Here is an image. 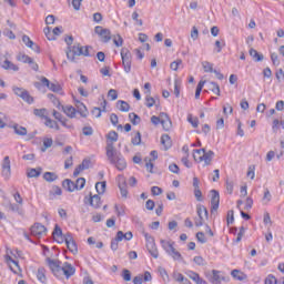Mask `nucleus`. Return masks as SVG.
<instances>
[{
    "instance_id": "obj_1",
    "label": "nucleus",
    "mask_w": 284,
    "mask_h": 284,
    "mask_svg": "<svg viewBox=\"0 0 284 284\" xmlns=\"http://www.w3.org/2000/svg\"><path fill=\"white\" fill-rule=\"evenodd\" d=\"M105 150L108 161L111 163V165H114L120 172L128 168V162H125V158H123L121 152L116 151V149L114 148V143L108 142Z\"/></svg>"
},
{
    "instance_id": "obj_2",
    "label": "nucleus",
    "mask_w": 284,
    "mask_h": 284,
    "mask_svg": "<svg viewBox=\"0 0 284 284\" xmlns=\"http://www.w3.org/2000/svg\"><path fill=\"white\" fill-rule=\"evenodd\" d=\"M90 50H92V47L90 45L82 47L80 44H75L73 47H69L67 50V59L74 62V57H92V54H90Z\"/></svg>"
},
{
    "instance_id": "obj_3",
    "label": "nucleus",
    "mask_w": 284,
    "mask_h": 284,
    "mask_svg": "<svg viewBox=\"0 0 284 284\" xmlns=\"http://www.w3.org/2000/svg\"><path fill=\"white\" fill-rule=\"evenodd\" d=\"M47 264L57 278H63V266H61V261L48 257Z\"/></svg>"
},
{
    "instance_id": "obj_4",
    "label": "nucleus",
    "mask_w": 284,
    "mask_h": 284,
    "mask_svg": "<svg viewBox=\"0 0 284 284\" xmlns=\"http://www.w3.org/2000/svg\"><path fill=\"white\" fill-rule=\"evenodd\" d=\"M144 237L146 241V250L153 256V258H159V248H156V243L154 242V237L149 233H144Z\"/></svg>"
},
{
    "instance_id": "obj_5",
    "label": "nucleus",
    "mask_w": 284,
    "mask_h": 284,
    "mask_svg": "<svg viewBox=\"0 0 284 284\" xmlns=\"http://www.w3.org/2000/svg\"><path fill=\"white\" fill-rule=\"evenodd\" d=\"M12 90L17 97H20V99H22V101H24L29 105H32V103H34V98L30 95V92H28V90L19 87H13Z\"/></svg>"
},
{
    "instance_id": "obj_6",
    "label": "nucleus",
    "mask_w": 284,
    "mask_h": 284,
    "mask_svg": "<svg viewBox=\"0 0 284 284\" xmlns=\"http://www.w3.org/2000/svg\"><path fill=\"white\" fill-rule=\"evenodd\" d=\"M121 59L124 72H126V74H130V72L132 71V53H130L128 49H122Z\"/></svg>"
},
{
    "instance_id": "obj_7",
    "label": "nucleus",
    "mask_w": 284,
    "mask_h": 284,
    "mask_svg": "<svg viewBox=\"0 0 284 284\" xmlns=\"http://www.w3.org/2000/svg\"><path fill=\"white\" fill-rule=\"evenodd\" d=\"M205 277L212 284H221V281H225V276H223V273L217 270H212V272H205Z\"/></svg>"
},
{
    "instance_id": "obj_8",
    "label": "nucleus",
    "mask_w": 284,
    "mask_h": 284,
    "mask_svg": "<svg viewBox=\"0 0 284 284\" xmlns=\"http://www.w3.org/2000/svg\"><path fill=\"white\" fill-rule=\"evenodd\" d=\"M64 243L71 254H79V246H77V242L74 241V237H72V234L68 233L64 235Z\"/></svg>"
},
{
    "instance_id": "obj_9",
    "label": "nucleus",
    "mask_w": 284,
    "mask_h": 284,
    "mask_svg": "<svg viewBox=\"0 0 284 284\" xmlns=\"http://www.w3.org/2000/svg\"><path fill=\"white\" fill-rule=\"evenodd\" d=\"M31 234L37 239H41V236H45V234H48V229L41 223H34L31 226Z\"/></svg>"
},
{
    "instance_id": "obj_10",
    "label": "nucleus",
    "mask_w": 284,
    "mask_h": 284,
    "mask_svg": "<svg viewBox=\"0 0 284 284\" xmlns=\"http://www.w3.org/2000/svg\"><path fill=\"white\" fill-rule=\"evenodd\" d=\"M95 34H99L102 39V43H108L112 39V33L110 29H103V27H95L94 29Z\"/></svg>"
},
{
    "instance_id": "obj_11",
    "label": "nucleus",
    "mask_w": 284,
    "mask_h": 284,
    "mask_svg": "<svg viewBox=\"0 0 284 284\" xmlns=\"http://www.w3.org/2000/svg\"><path fill=\"white\" fill-rule=\"evenodd\" d=\"M221 203V195L219 191L212 190L211 191V213L214 214L216 210H219V205Z\"/></svg>"
},
{
    "instance_id": "obj_12",
    "label": "nucleus",
    "mask_w": 284,
    "mask_h": 284,
    "mask_svg": "<svg viewBox=\"0 0 284 284\" xmlns=\"http://www.w3.org/2000/svg\"><path fill=\"white\" fill-rule=\"evenodd\" d=\"M203 213H204L205 219H207V216H209L207 207H205L203 205L197 206V215H199V217L195 219V226L196 227H202V225L204 223Z\"/></svg>"
},
{
    "instance_id": "obj_13",
    "label": "nucleus",
    "mask_w": 284,
    "mask_h": 284,
    "mask_svg": "<svg viewBox=\"0 0 284 284\" xmlns=\"http://www.w3.org/2000/svg\"><path fill=\"white\" fill-rule=\"evenodd\" d=\"M41 83L48 88L49 90H51V92H61V84H59V82H50V80H48V78L42 77L41 78Z\"/></svg>"
},
{
    "instance_id": "obj_14",
    "label": "nucleus",
    "mask_w": 284,
    "mask_h": 284,
    "mask_svg": "<svg viewBox=\"0 0 284 284\" xmlns=\"http://www.w3.org/2000/svg\"><path fill=\"white\" fill-rule=\"evenodd\" d=\"M118 187L120 190L121 196L128 199V182L123 175L118 176Z\"/></svg>"
},
{
    "instance_id": "obj_15",
    "label": "nucleus",
    "mask_w": 284,
    "mask_h": 284,
    "mask_svg": "<svg viewBox=\"0 0 284 284\" xmlns=\"http://www.w3.org/2000/svg\"><path fill=\"white\" fill-rule=\"evenodd\" d=\"M11 174L10 156H4L2 161V176L3 179L8 180L10 179Z\"/></svg>"
},
{
    "instance_id": "obj_16",
    "label": "nucleus",
    "mask_w": 284,
    "mask_h": 284,
    "mask_svg": "<svg viewBox=\"0 0 284 284\" xmlns=\"http://www.w3.org/2000/svg\"><path fill=\"white\" fill-rule=\"evenodd\" d=\"M184 274H186V276L189 278H191V281H193L196 284H207V282L205 280H203L201 277V275H199V273L192 271V270H187L184 272Z\"/></svg>"
},
{
    "instance_id": "obj_17",
    "label": "nucleus",
    "mask_w": 284,
    "mask_h": 284,
    "mask_svg": "<svg viewBox=\"0 0 284 284\" xmlns=\"http://www.w3.org/2000/svg\"><path fill=\"white\" fill-rule=\"evenodd\" d=\"M161 125L165 132H170L172 130V120H170V116L166 113H161Z\"/></svg>"
},
{
    "instance_id": "obj_18",
    "label": "nucleus",
    "mask_w": 284,
    "mask_h": 284,
    "mask_svg": "<svg viewBox=\"0 0 284 284\" xmlns=\"http://www.w3.org/2000/svg\"><path fill=\"white\" fill-rule=\"evenodd\" d=\"M77 270L72 266V264L65 262L62 266V276L70 278V276H74Z\"/></svg>"
},
{
    "instance_id": "obj_19",
    "label": "nucleus",
    "mask_w": 284,
    "mask_h": 284,
    "mask_svg": "<svg viewBox=\"0 0 284 284\" xmlns=\"http://www.w3.org/2000/svg\"><path fill=\"white\" fill-rule=\"evenodd\" d=\"M60 110H62L69 119L77 116V109L70 104L60 106Z\"/></svg>"
},
{
    "instance_id": "obj_20",
    "label": "nucleus",
    "mask_w": 284,
    "mask_h": 284,
    "mask_svg": "<svg viewBox=\"0 0 284 284\" xmlns=\"http://www.w3.org/2000/svg\"><path fill=\"white\" fill-rule=\"evenodd\" d=\"M0 65L1 68H3V70H12L13 72H19V67L10 62V60L8 59H6L4 61H1V58H0Z\"/></svg>"
},
{
    "instance_id": "obj_21",
    "label": "nucleus",
    "mask_w": 284,
    "mask_h": 284,
    "mask_svg": "<svg viewBox=\"0 0 284 284\" xmlns=\"http://www.w3.org/2000/svg\"><path fill=\"white\" fill-rule=\"evenodd\" d=\"M89 203L91 207H94V210H99V207H101V196L97 194L92 195V193H90Z\"/></svg>"
},
{
    "instance_id": "obj_22",
    "label": "nucleus",
    "mask_w": 284,
    "mask_h": 284,
    "mask_svg": "<svg viewBox=\"0 0 284 284\" xmlns=\"http://www.w3.org/2000/svg\"><path fill=\"white\" fill-rule=\"evenodd\" d=\"M52 235L57 243H63V231L59 227L58 224H55Z\"/></svg>"
},
{
    "instance_id": "obj_23",
    "label": "nucleus",
    "mask_w": 284,
    "mask_h": 284,
    "mask_svg": "<svg viewBox=\"0 0 284 284\" xmlns=\"http://www.w3.org/2000/svg\"><path fill=\"white\" fill-rule=\"evenodd\" d=\"M212 159H214V151H205L202 154V161H204V165H212Z\"/></svg>"
},
{
    "instance_id": "obj_24",
    "label": "nucleus",
    "mask_w": 284,
    "mask_h": 284,
    "mask_svg": "<svg viewBox=\"0 0 284 284\" xmlns=\"http://www.w3.org/2000/svg\"><path fill=\"white\" fill-rule=\"evenodd\" d=\"M75 108L83 119L88 116V108L85 106V104H83V102L75 101Z\"/></svg>"
},
{
    "instance_id": "obj_25",
    "label": "nucleus",
    "mask_w": 284,
    "mask_h": 284,
    "mask_svg": "<svg viewBox=\"0 0 284 284\" xmlns=\"http://www.w3.org/2000/svg\"><path fill=\"white\" fill-rule=\"evenodd\" d=\"M61 194H63L61 187H59L58 185H53L49 192V199L51 201H54V199H57V196H61Z\"/></svg>"
},
{
    "instance_id": "obj_26",
    "label": "nucleus",
    "mask_w": 284,
    "mask_h": 284,
    "mask_svg": "<svg viewBox=\"0 0 284 284\" xmlns=\"http://www.w3.org/2000/svg\"><path fill=\"white\" fill-rule=\"evenodd\" d=\"M231 276H233L236 281H247V274L243 273L241 270H233L231 272Z\"/></svg>"
},
{
    "instance_id": "obj_27",
    "label": "nucleus",
    "mask_w": 284,
    "mask_h": 284,
    "mask_svg": "<svg viewBox=\"0 0 284 284\" xmlns=\"http://www.w3.org/2000/svg\"><path fill=\"white\" fill-rule=\"evenodd\" d=\"M62 187H64L67 190V192H74V190H77L75 183L72 182V180H70V179H65L62 182Z\"/></svg>"
},
{
    "instance_id": "obj_28",
    "label": "nucleus",
    "mask_w": 284,
    "mask_h": 284,
    "mask_svg": "<svg viewBox=\"0 0 284 284\" xmlns=\"http://www.w3.org/2000/svg\"><path fill=\"white\" fill-rule=\"evenodd\" d=\"M160 243L162 245V248L166 252V254H170V251L174 250V242L161 240Z\"/></svg>"
},
{
    "instance_id": "obj_29",
    "label": "nucleus",
    "mask_w": 284,
    "mask_h": 284,
    "mask_svg": "<svg viewBox=\"0 0 284 284\" xmlns=\"http://www.w3.org/2000/svg\"><path fill=\"white\" fill-rule=\"evenodd\" d=\"M193 152L194 161H196V163H203V154L205 152V149H196Z\"/></svg>"
},
{
    "instance_id": "obj_30",
    "label": "nucleus",
    "mask_w": 284,
    "mask_h": 284,
    "mask_svg": "<svg viewBox=\"0 0 284 284\" xmlns=\"http://www.w3.org/2000/svg\"><path fill=\"white\" fill-rule=\"evenodd\" d=\"M161 144L164 145V150H170L172 148V140L170 139V135L163 134L161 136Z\"/></svg>"
},
{
    "instance_id": "obj_31",
    "label": "nucleus",
    "mask_w": 284,
    "mask_h": 284,
    "mask_svg": "<svg viewBox=\"0 0 284 284\" xmlns=\"http://www.w3.org/2000/svg\"><path fill=\"white\" fill-rule=\"evenodd\" d=\"M207 89L211 90L216 97H221V87L216 82H209Z\"/></svg>"
},
{
    "instance_id": "obj_32",
    "label": "nucleus",
    "mask_w": 284,
    "mask_h": 284,
    "mask_svg": "<svg viewBox=\"0 0 284 284\" xmlns=\"http://www.w3.org/2000/svg\"><path fill=\"white\" fill-rule=\"evenodd\" d=\"M145 105L146 108H154V105L156 104V100H154V98H152V95L150 94V91H145Z\"/></svg>"
},
{
    "instance_id": "obj_33",
    "label": "nucleus",
    "mask_w": 284,
    "mask_h": 284,
    "mask_svg": "<svg viewBox=\"0 0 284 284\" xmlns=\"http://www.w3.org/2000/svg\"><path fill=\"white\" fill-rule=\"evenodd\" d=\"M116 108L120 110V112H130V104L123 100H119L116 102Z\"/></svg>"
},
{
    "instance_id": "obj_34",
    "label": "nucleus",
    "mask_w": 284,
    "mask_h": 284,
    "mask_svg": "<svg viewBox=\"0 0 284 284\" xmlns=\"http://www.w3.org/2000/svg\"><path fill=\"white\" fill-rule=\"evenodd\" d=\"M248 54L256 62L263 61V59H264L263 53H258V51H256V49H250Z\"/></svg>"
},
{
    "instance_id": "obj_35",
    "label": "nucleus",
    "mask_w": 284,
    "mask_h": 284,
    "mask_svg": "<svg viewBox=\"0 0 284 284\" xmlns=\"http://www.w3.org/2000/svg\"><path fill=\"white\" fill-rule=\"evenodd\" d=\"M13 130H14V133L18 134V136H26V134H28V129L19 124H14Z\"/></svg>"
},
{
    "instance_id": "obj_36",
    "label": "nucleus",
    "mask_w": 284,
    "mask_h": 284,
    "mask_svg": "<svg viewBox=\"0 0 284 284\" xmlns=\"http://www.w3.org/2000/svg\"><path fill=\"white\" fill-rule=\"evenodd\" d=\"M43 179L44 181H48V183H52L59 179V175H57V173L53 172H45L43 174Z\"/></svg>"
},
{
    "instance_id": "obj_37",
    "label": "nucleus",
    "mask_w": 284,
    "mask_h": 284,
    "mask_svg": "<svg viewBox=\"0 0 284 284\" xmlns=\"http://www.w3.org/2000/svg\"><path fill=\"white\" fill-rule=\"evenodd\" d=\"M45 125H47V128H50L51 130H61V128H59V123H57V121H54L50 118H45Z\"/></svg>"
},
{
    "instance_id": "obj_38",
    "label": "nucleus",
    "mask_w": 284,
    "mask_h": 284,
    "mask_svg": "<svg viewBox=\"0 0 284 284\" xmlns=\"http://www.w3.org/2000/svg\"><path fill=\"white\" fill-rule=\"evenodd\" d=\"M37 278H38V281H40V283H45L47 277H45V268L44 267L38 268Z\"/></svg>"
},
{
    "instance_id": "obj_39",
    "label": "nucleus",
    "mask_w": 284,
    "mask_h": 284,
    "mask_svg": "<svg viewBox=\"0 0 284 284\" xmlns=\"http://www.w3.org/2000/svg\"><path fill=\"white\" fill-rule=\"evenodd\" d=\"M29 179H37L41 176V169H30L27 173Z\"/></svg>"
},
{
    "instance_id": "obj_40",
    "label": "nucleus",
    "mask_w": 284,
    "mask_h": 284,
    "mask_svg": "<svg viewBox=\"0 0 284 284\" xmlns=\"http://www.w3.org/2000/svg\"><path fill=\"white\" fill-rule=\"evenodd\" d=\"M158 272L161 276V278H163L164 283H170V275L168 274V271L163 267H159Z\"/></svg>"
},
{
    "instance_id": "obj_41",
    "label": "nucleus",
    "mask_w": 284,
    "mask_h": 284,
    "mask_svg": "<svg viewBox=\"0 0 284 284\" xmlns=\"http://www.w3.org/2000/svg\"><path fill=\"white\" fill-rule=\"evenodd\" d=\"M48 99H50V101H52L53 105H55V108L58 110H61V106L63 104H61V101H59V99L57 98V95L52 94V93H49L48 94Z\"/></svg>"
},
{
    "instance_id": "obj_42",
    "label": "nucleus",
    "mask_w": 284,
    "mask_h": 284,
    "mask_svg": "<svg viewBox=\"0 0 284 284\" xmlns=\"http://www.w3.org/2000/svg\"><path fill=\"white\" fill-rule=\"evenodd\" d=\"M105 187H106L105 181L95 183V190L98 194H105Z\"/></svg>"
},
{
    "instance_id": "obj_43",
    "label": "nucleus",
    "mask_w": 284,
    "mask_h": 284,
    "mask_svg": "<svg viewBox=\"0 0 284 284\" xmlns=\"http://www.w3.org/2000/svg\"><path fill=\"white\" fill-rule=\"evenodd\" d=\"M129 119L132 123V125H139V123H141V116H139V114L132 112L129 113Z\"/></svg>"
},
{
    "instance_id": "obj_44",
    "label": "nucleus",
    "mask_w": 284,
    "mask_h": 284,
    "mask_svg": "<svg viewBox=\"0 0 284 284\" xmlns=\"http://www.w3.org/2000/svg\"><path fill=\"white\" fill-rule=\"evenodd\" d=\"M168 254L173 257V261H183V255L176 248H172Z\"/></svg>"
},
{
    "instance_id": "obj_45",
    "label": "nucleus",
    "mask_w": 284,
    "mask_h": 284,
    "mask_svg": "<svg viewBox=\"0 0 284 284\" xmlns=\"http://www.w3.org/2000/svg\"><path fill=\"white\" fill-rule=\"evenodd\" d=\"M145 168L150 174H154V163H152V158H144Z\"/></svg>"
},
{
    "instance_id": "obj_46",
    "label": "nucleus",
    "mask_w": 284,
    "mask_h": 284,
    "mask_svg": "<svg viewBox=\"0 0 284 284\" xmlns=\"http://www.w3.org/2000/svg\"><path fill=\"white\" fill-rule=\"evenodd\" d=\"M54 143L52 138H44L43 139V146L41 148V152H45L50 146Z\"/></svg>"
},
{
    "instance_id": "obj_47",
    "label": "nucleus",
    "mask_w": 284,
    "mask_h": 284,
    "mask_svg": "<svg viewBox=\"0 0 284 284\" xmlns=\"http://www.w3.org/2000/svg\"><path fill=\"white\" fill-rule=\"evenodd\" d=\"M17 60L21 61L22 63H32V58H30V55H27L24 53H19L17 55Z\"/></svg>"
},
{
    "instance_id": "obj_48",
    "label": "nucleus",
    "mask_w": 284,
    "mask_h": 284,
    "mask_svg": "<svg viewBox=\"0 0 284 284\" xmlns=\"http://www.w3.org/2000/svg\"><path fill=\"white\" fill-rule=\"evenodd\" d=\"M202 68H203L204 72H211V73L214 72V64H212L209 61L202 62Z\"/></svg>"
},
{
    "instance_id": "obj_49",
    "label": "nucleus",
    "mask_w": 284,
    "mask_h": 284,
    "mask_svg": "<svg viewBox=\"0 0 284 284\" xmlns=\"http://www.w3.org/2000/svg\"><path fill=\"white\" fill-rule=\"evenodd\" d=\"M205 85V81H200L196 90H195V99H201V92H203V87Z\"/></svg>"
},
{
    "instance_id": "obj_50",
    "label": "nucleus",
    "mask_w": 284,
    "mask_h": 284,
    "mask_svg": "<svg viewBox=\"0 0 284 284\" xmlns=\"http://www.w3.org/2000/svg\"><path fill=\"white\" fill-rule=\"evenodd\" d=\"M44 34L49 41H54L57 39L53 31L50 30V27L44 28Z\"/></svg>"
},
{
    "instance_id": "obj_51",
    "label": "nucleus",
    "mask_w": 284,
    "mask_h": 284,
    "mask_svg": "<svg viewBox=\"0 0 284 284\" xmlns=\"http://www.w3.org/2000/svg\"><path fill=\"white\" fill-rule=\"evenodd\" d=\"M85 187V179L84 178H79L75 181V190H83Z\"/></svg>"
},
{
    "instance_id": "obj_52",
    "label": "nucleus",
    "mask_w": 284,
    "mask_h": 284,
    "mask_svg": "<svg viewBox=\"0 0 284 284\" xmlns=\"http://www.w3.org/2000/svg\"><path fill=\"white\" fill-rule=\"evenodd\" d=\"M132 145H141V132H136L131 140Z\"/></svg>"
},
{
    "instance_id": "obj_53",
    "label": "nucleus",
    "mask_w": 284,
    "mask_h": 284,
    "mask_svg": "<svg viewBox=\"0 0 284 284\" xmlns=\"http://www.w3.org/2000/svg\"><path fill=\"white\" fill-rule=\"evenodd\" d=\"M108 139L109 141L116 143V141H119V133H116V131H110L108 134Z\"/></svg>"
},
{
    "instance_id": "obj_54",
    "label": "nucleus",
    "mask_w": 284,
    "mask_h": 284,
    "mask_svg": "<svg viewBox=\"0 0 284 284\" xmlns=\"http://www.w3.org/2000/svg\"><path fill=\"white\" fill-rule=\"evenodd\" d=\"M113 43L116 45V48H121V45H123V38L120 34L114 36Z\"/></svg>"
},
{
    "instance_id": "obj_55",
    "label": "nucleus",
    "mask_w": 284,
    "mask_h": 284,
    "mask_svg": "<svg viewBox=\"0 0 284 284\" xmlns=\"http://www.w3.org/2000/svg\"><path fill=\"white\" fill-rule=\"evenodd\" d=\"M226 192L229 194H233V192H234V181L226 180Z\"/></svg>"
},
{
    "instance_id": "obj_56",
    "label": "nucleus",
    "mask_w": 284,
    "mask_h": 284,
    "mask_svg": "<svg viewBox=\"0 0 284 284\" xmlns=\"http://www.w3.org/2000/svg\"><path fill=\"white\" fill-rule=\"evenodd\" d=\"M187 121L193 128H199V118H192V114H189Z\"/></svg>"
},
{
    "instance_id": "obj_57",
    "label": "nucleus",
    "mask_w": 284,
    "mask_h": 284,
    "mask_svg": "<svg viewBox=\"0 0 284 284\" xmlns=\"http://www.w3.org/2000/svg\"><path fill=\"white\" fill-rule=\"evenodd\" d=\"M82 134H84V136H92V134H94V129H92V126H84L82 129Z\"/></svg>"
},
{
    "instance_id": "obj_58",
    "label": "nucleus",
    "mask_w": 284,
    "mask_h": 284,
    "mask_svg": "<svg viewBox=\"0 0 284 284\" xmlns=\"http://www.w3.org/2000/svg\"><path fill=\"white\" fill-rule=\"evenodd\" d=\"M122 278L124 281H132V273L130 272V270L124 268L122 272Z\"/></svg>"
},
{
    "instance_id": "obj_59",
    "label": "nucleus",
    "mask_w": 284,
    "mask_h": 284,
    "mask_svg": "<svg viewBox=\"0 0 284 284\" xmlns=\"http://www.w3.org/2000/svg\"><path fill=\"white\" fill-rule=\"evenodd\" d=\"M223 48H225V42L222 43L220 40H216L214 52L220 53L223 50Z\"/></svg>"
},
{
    "instance_id": "obj_60",
    "label": "nucleus",
    "mask_w": 284,
    "mask_h": 284,
    "mask_svg": "<svg viewBox=\"0 0 284 284\" xmlns=\"http://www.w3.org/2000/svg\"><path fill=\"white\" fill-rule=\"evenodd\" d=\"M196 239L202 244L207 243V239L205 237V233H203V232H197Z\"/></svg>"
},
{
    "instance_id": "obj_61",
    "label": "nucleus",
    "mask_w": 284,
    "mask_h": 284,
    "mask_svg": "<svg viewBox=\"0 0 284 284\" xmlns=\"http://www.w3.org/2000/svg\"><path fill=\"white\" fill-rule=\"evenodd\" d=\"M114 207L118 216H125V206H119L115 204Z\"/></svg>"
},
{
    "instance_id": "obj_62",
    "label": "nucleus",
    "mask_w": 284,
    "mask_h": 284,
    "mask_svg": "<svg viewBox=\"0 0 284 284\" xmlns=\"http://www.w3.org/2000/svg\"><path fill=\"white\" fill-rule=\"evenodd\" d=\"M193 262L195 265H200V266L206 265L205 260L202 256H195L193 258Z\"/></svg>"
},
{
    "instance_id": "obj_63",
    "label": "nucleus",
    "mask_w": 284,
    "mask_h": 284,
    "mask_svg": "<svg viewBox=\"0 0 284 284\" xmlns=\"http://www.w3.org/2000/svg\"><path fill=\"white\" fill-rule=\"evenodd\" d=\"M22 41L27 45V48H32V45H34V42L31 41L30 37H28V36H23Z\"/></svg>"
},
{
    "instance_id": "obj_64",
    "label": "nucleus",
    "mask_w": 284,
    "mask_h": 284,
    "mask_svg": "<svg viewBox=\"0 0 284 284\" xmlns=\"http://www.w3.org/2000/svg\"><path fill=\"white\" fill-rule=\"evenodd\" d=\"M277 281H276V277L274 275H268L266 278H265V284H276Z\"/></svg>"
}]
</instances>
